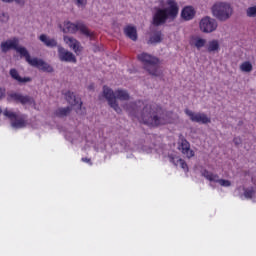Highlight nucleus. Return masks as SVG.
Wrapping results in <instances>:
<instances>
[{
  "mask_svg": "<svg viewBox=\"0 0 256 256\" xmlns=\"http://www.w3.org/2000/svg\"><path fill=\"white\" fill-rule=\"evenodd\" d=\"M170 163H173L176 167L180 165L181 169H183L186 173L189 171V167L187 166V162L185 160L174 156L173 154L168 155Z\"/></svg>",
  "mask_w": 256,
  "mask_h": 256,
  "instance_id": "obj_19",
  "label": "nucleus"
},
{
  "mask_svg": "<svg viewBox=\"0 0 256 256\" xmlns=\"http://www.w3.org/2000/svg\"><path fill=\"white\" fill-rule=\"evenodd\" d=\"M206 44H207V40L200 37H195L191 41V45L196 47V49L198 50L201 49Z\"/></svg>",
  "mask_w": 256,
  "mask_h": 256,
  "instance_id": "obj_24",
  "label": "nucleus"
},
{
  "mask_svg": "<svg viewBox=\"0 0 256 256\" xmlns=\"http://www.w3.org/2000/svg\"><path fill=\"white\" fill-rule=\"evenodd\" d=\"M10 76L14 81H17L20 84L31 83V77H21L15 68L10 69Z\"/></svg>",
  "mask_w": 256,
  "mask_h": 256,
  "instance_id": "obj_20",
  "label": "nucleus"
},
{
  "mask_svg": "<svg viewBox=\"0 0 256 256\" xmlns=\"http://www.w3.org/2000/svg\"><path fill=\"white\" fill-rule=\"evenodd\" d=\"M88 89H93V85H90V86L88 87Z\"/></svg>",
  "mask_w": 256,
  "mask_h": 256,
  "instance_id": "obj_40",
  "label": "nucleus"
},
{
  "mask_svg": "<svg viewBox=\"0 0 256 256\" xmlns=\"http://www.w3.org/2000/svg\"><path fill=\"white\" fill-rule=\"evenodd\" d=\"M13 2H15L17 5H20V7L25 5V0H12V3Z\"/></svg>",
  "mask_w": 256,
  "mask_h": 256,
  "instance_id": "obj_35",
  "label": "nucleus"
},
{
  "mask_svg": "<svg viewBox=\"0 0 256 256\" xmlns=\"http://www.w3.org/2000/svg\"><path fill=\"white\" fill-rule=\"evenodd\" d=\"M58 57L64 63H77V58L73 52H69L62 46H58Z\"/></svg>",
  "mask_w": 256,
  "mask_h": 256,
  "instance_id": "obj_13",
  "label": "nucleus"
},
{
  "mask_svg": "<svg viewBox=\"0 0 256 256\" xmlns=\"http://www.w3.org/2000/svg\"><path fill=\"white\" fill-rule=\"evenodd\" d=\"M77 31H80L82 35H85V37H91L93 34L89 31L87 26L83 24V22H77L76 24L73 22H65L63 33H76Z\"/></svg>",
  "mask_w": 256,
  "mask_h": 256,
  "instance_id": "obj_7",
  "label": "nucleus"
},
{
  "mask_svg": "<svg viewBox=\"0 0 256 256\" xmlns=\"http://www.w3.org/2000/svg\"><path fill=\"white\" fill-rule=\"evenodd\" d=\"M17 45H19V39L18 38H13L12 40H7L5 42H2L0 44V49L2 53H7L10 49H17Z\"/></svg>",
  "mask_w": 256,
  "mask_h": 256,
  "instance_id": "obj_17",
  "label": "nucleus"
},
{
  "mask_svg": "<svg viewBox=\"0 0 256 256\" xmlns=\"http://www.w3.org/2000/svg\"><path fill=\"white\" fill-rule=\"evenodd\" d=\"M184 113L189 117L190 121L193 123H201L202 125H207V123H211V118L207 116L205 113H195L192 110L185 109Z\"/></svg>",
  "mask_w": 256,
  "mask_h": 256,
  "instance_id": "obj_10",
  "label": "nucleus"
},
{
  "mask_svg": "<svg viewBox=\"0 0 256 256\" xmlns=\"http://www.w3.org/2000/svg\"><path fill=\"white\" fill-rule=\"evenodd\" d=\"M15 51L19 53L20 57H24L31 67H36L37 69H41V71H47V73H53V67L51 65L42 59L31 58V54H29L27 48L17 45Z\"/></svg>",
  "mask_w": 256,
  "mask_h": 256,
  "instance_id": "obj_6",
  "label": "nucleus"
},
{
  "mask_svg": "<svg viewBox=\"0 0 256 256\" xmlns=\"http://www.w3.org/2000/svg\"><path fill=\"white\" fill-rule=\"evenodd\" d=\"M11 127H13V129H24V127H27V116L18 115L16 119L11 122Z\"/></svg>",
  "mask_w": 256,
  "mask_h": 256,
  "instance_id": "obj_18",
  "label": "nucleus"
},
{
  "mask_svg": "<svg viewBox=\"0 0 256 256\" xmlns=\"http://www.w3.org/2000/svg\"><path fill=\"white\" fill-rule=\"evenodd\" d=\"M137 59L141 61L143 69H145L152 77L163 76V70L159 67V65H161V61L156 56L142 52L138 54Z\"/></svg>",
  "mask_w": 256,
  "mask_h": 256,
  "instance_id": "obj_4",
  "label": "nucleus"
},
{
  "mask_svg": "<svg viewBox=\"0 0 256 256\" xmlns=\"http://www.w3.org/2000/svg\"><path fill=\"white\" fill-rule=\"evenodd\" d=\"M140 123L148 127H161L171 123V113L164 111L162 107L157 104H146L139 117Z\"/></svg>",
  "mask_w": 256,
  "mask_h": 256,
  "instance_id": "obj_1",
  "label": "nucleus"
},
{
  "mask_svg": "<svg viewBox=\"0 0 256 256\" xmlns=\"http://www.w3.org/2000/svg\"><path fill=\"white\" fill-rule=\"evenodd\" d=\"M199 27L202 33H213V31H217V20L209 16H205L200 20Z\"/></svg>",
  "mask_w": 256,
  "mask_h": 256,
  "instance_id": "obj_8",
  "label": "nucleus"
},
{
  "mask_svg": "<svg viewBox=\"0 0 256 256\" xmlns=\"http://www.w3.org/2000/svg\"><path fill=\"white\" fill-rule=\"evenodd\" d=\"M81 161H83V163H89V165H93V162H91V159L89 158H82Z\"/></svg>",
  "mask_w": 256,
  "mask_h": 256,
  "instance_id": "obj_37",
  "label": "nucleus"
},
{
  "mask_svg": "<svg viewBox=\"0 0 256 256\" xmlns=\"http://www.w3.org/2000/svg\"><path fill=\"white\" fill-rule=\"evenodd\" d=\"M246 17H249L250 19L256 17V5L250 6L246 9Z\"/></svg>",
  "mask_w": 256,
  "mask_h": 256,
  "instance_id": "obj_29",
  "label": "nucleus"
},
{
  "mask_svg": "<svg viewBox=\"0 0 256 256\" xmlns=\"http://www.w3.org/2000/svg\"><path fill=\"white\" fill-rule=\"evenodd\" d=\"M124 33L126 36H128L129 39H131L132 41H137V28L133 27V26H127L124 29Z\"/></svg>",
  "mask_w": 256,
  "mask_h": 256,
  "instance_id": "obj_22",
  "label": "nucleus"
},
{
  "mask_svg": "<svg viewBox=\"0 0 256 256\" xmlns=\"http://www.w3.org/2000/svg\"><path fill=\"white\" fill-rule=\"evenodd\" d=\"M40 41L46 46V47H57V40L54 38H51L45 34L40 35L39 37Z\"/></svg>",
  "mask_w": 256,
  "mask_h": 256,
  "instance_id": "obj_21",
  "label": "nucleus"
},
{
  "mask_svg": "<svg viewBox=\"0 0 256 256\" xmlns=\"http://www.w3.org/2000/svg\"><path fill=\"white\" fill-rule=\"evenodd\" d=\"M64 42L66 45L70 47V49L74 51V53H76V55H79V53L83 51V47H81V43L73 37L64 36Z\"/></svg>",
  "mask_w": 256,
  "mask_h": 256,
  "instance_id": "obj_15",
  "label": "nucleus"
},
{
  "mask_svg": "<svg viewBox=\"0 0 256 256\" xmlns=\"http://www.w3.org/2000/svg\"><path fill=\"white\" fill-rule=\"evenodd\" d=\"M7 21H9V14H7L5 12L0 14V22L1 23H7Z\"/></svg>",
  "mask_w": 256,
  "mask_h": 256,
  "instance_id": "obj_32",
  "label": "nucleus"
},
{
  "mask_svg": "<svg viewBox=\"0 0 256 256\" xmlns=\"http://www.w3.org/2000/svg\"><path fill=\"white\" fill-rule=\"evenodd\" d=\"M3 113V110L1 109V107H0V115Z\"/></svg>",
  "mask_w": 256,
  "mask_h": 256,
  "instance_id": "obj_41",
  "label": "nucleus"
},
{
  "mask_svg": "<svg viewBox=\"0 0 256 256\" xmlns=\"http://www.w3.org/2000/svg\"><path fill=\"white\" fill-rule=\"evenodd\" d=\"M163 41V35L161 34V31L154 32L148 41L151 45H155L156 43H161Z\"/></svg>",
  "mask_w": 256,
  "mask_h": 256,
  "instance_id": "obj_23",
  "label": "nucleus"
},
{
  "mask_svg": "<svg viewBox=\"0 0 256 256\" xmlns=\"http://www.w3.org/2000/svg\"><path fill=\"white\" fill-rule=\"evenodd\" d=\"M219 47L220 46L218 40H211L210 42H208L207 51L208 53H215L219 51Z\"/></svg>",
  "mask_w": 256,
  "mask_h": 256,
  "instance_id": "obj_25",
  "label": "nucleus"
},
{
  "mask_svg": "<svg viewBox=\"0 0 256 256\" xmlns=\"http://www.w3.org/2000/svg\"><path fill=\"white\" fill-rule=\"evenodd\" d=\"M202 177H205L210 183H219L221 187H231V181L220 179L218 174H215L207 169L201 171Z\"/></svg>",
  "mask_w": 256,
  "mask_h": 256,
  "instance_id": "obj_9",
  "label": "nucleus"
},
{
  "mask_svg": "<svg viewBox=\"0 0 256 256\" xmlns=\"http://www.w3.org/2000/svg\"><path fill=\"white\" fill-rule=\"evenodd\" d=\"M125 109H126L127 111H131V109L129 108V106H125Z\"/></svg>",
  "mask_w": 256,
  "mask_h": 256,
  "instance_id": "obj_39",
  "label": "nucleus"
},
{
  "mask_svg": "<svg viewBox=\"0 0 256 256\" xmlns=\"http://www.w3.org/2000/svg\"><path fill=\"white\" fill-rule=\"evenodd\" d=\"M6 95H7V90L3 87H0V101L2 99H5Z\"/></svg>",
  "mask_w": 256,
  "mask_h": 256,
  "instance_id": "obj_33",
  "label": "nucleus"
},
{
  "mask_svg": "<svg viewBox=\"0 0 256 256\" xmlns=\"http://www.w3.org/2000/svg\"><path fill=\"white\" fill-rule=\"evenodd\" d=\"M211 13L218 21H229V18L233 17V5L229 2L218 1L212 5Z\"/></svg>",
  "mask_w": 256,
  "mask_h": 256,
  "instance_id": "obj_5",
  "label": "nucleus"
},
{
  "mask_svg": "<svg viewBox=\"0 0 256 256\" xmlns=\"http://www.w3.org/2000/svg\"><path fill=\"white\" fill-rule=\"evenodd\" d=\"M103 97L106 99V101H108V105L114 109L116 113H121V107H119L117 99L119 101H129V99H131V96L127 90L118 89L113 91V89H111L109 86L103 87Z\"/></svg>",
  "mask_w": 256,
  "mask_h": 256,
  "instance_id": "obj_3",
  "label": "nucleus"
},
{
  "mask_svg": "<svg viewBox=\"0 0 256 256\" xmlns=\"http://www.w3.org/2000/svg\"><path fill=\"white\" fill-rule=\"evenodd\" d=\"M65 99L69 105H72V107L75 108V111L78 115H83V111L81 110L83 102H81V98L75 96L73 92L68 91L65 93Z\"/></svg>",
  "mask_w": 256,
  "mask_h": 256,
  "instance_id": "obj_12",
  "label": "nucleus"
},
{
  "mask_svg": "<svg viewBox=\"0 0 256 256\" xmlns=\"http://www.w3.org/2000/svg\"><path fill=\"white\" fill-rule=\"evenodd\" d=\"M69 113H71V107H65V108H58L55 111V115L56 117H67V115H69Z\"/></svg>",
  "mask_w": 256,
  "mask_h": 256,
  "instance_id": "obj_26",
  "label": "nucleus"
},
{
  "mask_svg": "<svg viewBox=\"0 0 256 256\" xmlns=\"http://www.w3.org/2000/svg\"><path fill=\"white\" fill-rule=\"evenodd\" d=\"M3 113L5 117H8V119H10L11 123H13L14 119H17L18 116L17 113L11 112L8 109H5Z\"/></svg>",
  "mask_w": 256,
  "mask_h": 256,
  "instance_id": "obj_30",
  "label": "nucleus"
},
{
  "mask_svg": "<svg viewBox=\"0 0 256 256\" xmlns=\"http://www.w3.org/2000/svg\"><path fill=\"white\" fill-rule=\"evenodd\" d=\"M244 197L246 199H253V197H255V188L250 187L244 189Z\"/></svg>",
  "mask_w": 256,
  "mask_h": 256,
  "instance_id": "obj_28",
  "label": "nucleus"
},
{
  "mask_svg": "<svg viewBox=\"0 0 256 256\" xmlns=\"http://www.w3.org/2000/svg\"><path fill=\"white\" fill-rule=\"evenodd\" d=\"M133 111H137V109H136V108H134V109H133Z\"/></svg>",
  "mask_w": 256,
  "mask_h": 256,
  "instance_id": "obj_42",
  "label": "nucleus"
},
{
  "mask_svg": "<svg viewBox=\"0 0 256 256\" xmlns=\"http://www.w3.org/2000/svg\"><path fill=\"white\" fill-rule=\"evenodd\" d=\"M3 3H13V0H1Z\"/></svg>",
  "mask_w": 256,
  "mask_h": 256,
  "instance_id": "obj_38",
  "label": "nucleus"
},
{
  "mask_svg": "<svg viewBox=\"0 0 256 256\" xmlns=\"http://www.w3.org/2000/svg\"><path fill=\"white\" fill-rule=\"evenodd\" d=\"M240 70L243 73H251V71H253V64L249 61H245L240 65Z\"/></svg>",
  "mask_w": 256,
  "mask_h": 256,
  "instance_id": "obj_27",
  "label": "nucleus"
},
{
  "mask_svg": "<svg viewBox=\"0 0 256 256\" xmlns=\"http://www.w3.org/2000/svg\"><path fill=\"white\" fill-rule=\"evenodd\" d=\"M196 13L197 11H195L193 6H185L182 8L180 16L183 21H193V19H195Z\"/></svg>",
  "mask_w": 256,
  "mask_h": 256,
  "instance_id": "obj_16",
  "label": "nucleus"
},
{
  "mask_svg": "<svg viewBox=\"0 0 256 256\" xmlns=\"http://www.w3.org/2000/svg\"><path fill=\"white\" fill-rule=\"evenodd\" d=\"M75 5L78 6L79 8L85 9L87 7V0H74Z\"/></svg>",
  "mask_w": 256,
  "mask_h": 256,
  "instance_id": "obj_31",
  "label": "nucleus"
},
{
  "mask_svg": "<svg viewBox=\"0 0 256 256\" xmlns=\"http://www.w3.org/2000/svg\"><path fill=\"white\" fill-rule=\"evenodd\" d=\"M166 3L168 5L167 8H158L153 15V25H156V27L166 23L167 19L175 21L179 15V4H177L176 0H166Z\"/></svg>",
  "mask_w": 256,
  "mask_h": 256,
  "instance_id": "obj_2",
  "label": "nucleus"
},
{
  "mask_svg": "<svg viewBox=\"0 0 256 256\" xmlns=\"http://www.w3.org/2000/svg\"><path fill=\"white\" fill-rule=\"evenodd\" d=\"M141 105H143V102L138 101V102H136V103H131V104H130V107H136V108H138V107H141Z\"/></svg>",
  "mask_w": 256,
  "mask_h": 256,
  "instance_id": "obj_36",
  "label": "nucleus"
},
{
  "mask_svg": "<svg viewBox=\"0 0 256 256\" xmlns=\"http://www.w3.org/2000/svg\"><path fill=\"white\" fill-rule=\"evenodd\" d=\"M7 101H16L21 105H33L35 103L33 97L16 92L8 94Z\"/></svg>",
  "mask_w": 256,
  "mask_h": 256,
  "instance_id": "obj_11",
  "label": "nucleus"
},
{
  "mask_svg": "<svg viewBox=\"0 0 256 256\" xmlns=\"http://www.w3.org/2000/svg\"><path fill=\"white\" fill-rule=\"evenodd\" d=\"M178 149L183 155L187 157V159L195 157V151L191 149V144L185 138L180 139V142L178 143Z\"/></svg>",
  "mask_w": 256,
  "mask_h": 256,
  "instance_id": "obj_14",
  "label": "nucleus"
},
{
  "mask_svg": "<svg viewBox=\"0 0 256 256\" xmlns=\"http://www.w3.org/2000/svg\"><path fill=\"white\" fill-rule=\"evenodd\" d=\"M233 143L238 146V145H241V143H243V141L241 140V137H235L233 139Z\"/></svg>",
  "mask_w": 256,
  "mask_h": 256,
  "instance_id": "obj_34",
  "label": "nucleus"
}]
</instances>
